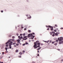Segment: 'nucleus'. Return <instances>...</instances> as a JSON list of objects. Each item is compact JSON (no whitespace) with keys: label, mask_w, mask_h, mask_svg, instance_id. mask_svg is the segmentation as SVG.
Listing matches in <instances>:
<instances>
[{"label":"nucleus","mask_w":63,"mask_h":63,"mask_svg":"<svg viewBox=\"0 0 63 63\" xmlns=\"http://www.w3.org/2000/svg\"><path fill=\"white\" fill-rule=\"evenodd\" d=\"M11 41H12L13 42H15V40L14 39H10L8 41V42L6 43H5L6 45H7L9 43V48L10 49L12 48V46H11V45H12L13 44V42Z\"/></svg>","instance_id":"f257e3e1"},{"label":"nucleus","mask_w":63,"mask_h":63,"mask_svg":"<svg viewBox=\"0 0 63 63\" xmlns=\"http://www.w3.org/2000/svg\"><path fill=\"white\" fill-rule=\"evenodd\" d=\"M58 39L59 40V41H60L59 42V45L63 43V41H62L63 39V37H61L60 38H58Z\"/></svg>","instance_id":"f03ea898"},{"label":"nucleus","mask_w":63,"mask_h":63,"mask_svg":"<svg viewBox=\"0 0 63 63\" xmlns=\"http://www.w3.org/2000/svg\"><path fill=\"white\" fill-rule=\"evenodd\" d=\"M35 35L33 36L32 33H31L30 34H28V36H27L28 38H29L30 37H31L32 39H34V37H35Z\"/></svg>","instance_id":"7ed1b4c3"},{"label":"nucleus","mask_w":63,"mask_h":63,"mask_svg":"<svg viewBox=\"0 0 63 63\" xmlns=\"http://www.w3.org/2000/svg\"><path fill=\"white\" fill-rule=\"evenodd\" d=\"M18 38H19V39H20V40H21L22 39H23V40H27V38L25 39L23 38H22V36H18Z\"/></svg>","instance_id":"20e7f679"},{"label":"nucleus","mask_w":63,"mask_h":63,"mask_svg":"<svg viewBox=\"0 0 63 63\" xmlns=\"http://www.w3.org/2000/svg\"><path fill=\"white\" fill-rule=\"evenodd\" d=\"M34 45L33 46V47H34V48H37V43H36V42H34Z\"/></svg>","instance_id":"39448f33"},{"label":"nucleus","mask_w":63,"mask_h":63,"mask_svg":"<svg viewBox=\"0 0 63 63\" xmlns=\"http://www.w3.org/2000/svg\"><path fill=\"white\" fill-rule=\"evenodd\" d=\"M48 27L50 28L51 30H53V27H52L51 26H48Z\"/></svg>","instance_id":"423d86ee"},{"label":"nucleus","mask_w":63,"mask_h":63,"mask_svg":"<svg viewBox=\"0 0 63 63\" xmlns=\"http://www.w3.org/2000/svg\"><path fill=\"white\" fill-rule=\"evenodd\" d=\"M54 45H55V46H56V45H57V42H56L54 44Z\"/></svg>","instance_id":"0eeeda50"},{"label":"nucleus","mask_w":63,"mask_h":63,"mask_svg":"<svg viewBox=\"0 0 63 63\" xmlns=\"http://www.w3.org/2000/svg\"><path fill=\"white\" fill-rule=\"evenodd\" d=\"M40 43L38 42L37 44V45H40Z\"/></svg>","instance_id":"6e6552de"},{"label":"nucleus","mask_w":63,"mask_h":63,"mask_svg":"<svg viewBox=\"0 0 63 63\" xmlns=\"http://www.w3.org/2000/svg\"><path fill=\"white\" fill-rule=\"evenodd\" d=\"M18 50H16V52H18Z\"/></svg>","instance_id":"1a4fd4ad"},{"label":"nucleus","mask_w":63,"mask_h":63,"mask_svg":"<svg viewBox=\"0 0 63 63\" xmlns=\"http://www.w3.org/2000/svg\"><path fill=\"white\" fill-rule=\"evenodd\" d=\"M19 54L20 55H21V54H22V52H20L19 53Z\"/></svg>","instance_id":"9d476101"},{"label":"nucleus","mask_w":63,"mask_h":63,"mask_svg":"<svg viewBox=\"0 0 63 63\" xmlns=\"http://www.w3.org/2000/svg\"><path fill=\"white\" fill-rule=\"evenodd\" d=\"M28 32H29V33H30V32H31V31L29 30L28 31Z\"/></svg>","instance_id":"9b49d317"},{"label":"nucleus","mask_w":63,"mask_h":63,"mask_svg":"<svg viewBox=\"0 0 63 63\" xmlns=\"http://www.w3.org/2000/svg\"><path fill=\"white\" fill-rule=\"evenodd\" d=\"M58 35V33H55V36H57Z\"/></svg>","instance_id":"f8f14e48"},{"label":"nucleus","mask_w":63,"mask_h":63,"mask_svg":"<svg viewBox=\"0 0 63 63\" xmlns=\"http://www.w3.org/2000/svg\"><path fill=\"white\" fill-rule=\"evenodd\" d=\"M40 47V45H38L37 47H37Z\"/></svg>","instance_id":"ddd939ff"},{"label":"nucleus","mask_w":63,"mask_h":63,"mask_svg":"<svg viewBox=\"0 0 63 63\" xmlns=\"http://www.w3.org/2000/svg\"><path fill=\"white\" fill-rule=\"evenodd\" d=\"M23 37L24 38H27V36H23Z\"/></svg>","instance_id":"4468645a"},{"label":"nucleus","mask_w":63,"mask_h":63,"mask_svg":"<svg viewBox=\"0 0 63 63\" xmlns=\"http://www.w3.org/2000/svg\"><path fill=\"white\" fill-rule=\"evenodd\" d=\"M18 57H19V58H21V56H18Z\"/></svg>","instance_id":"2eb2a0df"},{"label":"nucleus","mask_w":63,"mask_h":63,"mask_svg":"<svg viewBox=\"0 0 63 63\" xmlns=\"http://www.w3.org/2000/svg\"><path fill=\"white\" fill-rule=\"evenodd\" d=\"M49 42V40H48L47 41H46V43H48Z\"/></svg>","instance_id":"dca6fc26"},{"label":"nucleus","mask_w":63,"mask_h":63,"mask_svg":"<svg viewBox=\"0 0 63 63\" xmlns=\"http://www.w3.org/2000/svg\"><path fill=\"white\" fill-rule=\"evenodd\" d=\"M54 43H55V41H54V42H52V43L53 44H54Z\"/></svg>","instance_id":"f3484780"},{"label":"nucleus","mask_w":63,"mask_h":63,"mask_svg":"<svg viewBox=\"0 0 63 63\" xmlns=\"http://www.w3.org/2000/svg\"><path fill=\"white\" fill-rule=\"evenodd\" d=\"M55 42H58V40H56L55 41Z\"/></svg>","instance_id":"a211bd4d"},{"label":"nucleus","mask_w":63,"mask_h":63,"mask_svg":"<svg viewBox=\"0 0 63 63\" xmlns=\"http://www.w3.org/2000/svg\"><path fill=\"white\" fill-rule=\"evenodd\" d=\"M36 43H38V42H39V41H36Z\"/></svg>","instance_id":"6ab92c4d"},{"label":"nucleus","mask_w":63,"mask_h":63,"mask_svg":"<svg viewBox=\"0 0 63 63\" xmlns=\"http://www.w3.org/2000/svg\"><path fill=\"white\" fill-rule=\"evenodd\" d=\"M12 38L13 39H14V38H15V37L14 36H12Z\"/></svg>","instance_id":"aec40b11"},{"label":"nucleus","mask_w":63,"mask_h":63,"mask_svg":"<svg viewBox=\"0 0 63 63\" xmlns=\"http://www.w3.org/2000/svg\"><path fill=\"white\" fill-rule=\"evenodd\" d=\"M17 42H20V40H17Z\"/></svg>","instance_id":"412c9836"},{"label":"nucleus","mask_w":63,"mask_h":63,"mask_svg":"<svg viewBox=\"0 0 63 63\" xmlns=\"http://www.w3.org/2000/svg\"><path fill=\"white\" fill-rule=\"evenodd\" d=\"M8 46H9V45H6V47H8Z\"/></svg>","instance_id":"4be33fe9"},{"label":"nucleus","mask_w":63,"mask_h":63,"mask_svg":"<svg viewBox=\"0 0 63 63\" xmlns=\"http://www.w3.org/2000/svg\"><path fill=\"white\" fill-rule=\"evenodd\" d=\"M47 30H49V27L47 29Z\"/></svg>","instance_id":"5701e85b"},{"label":"nucleus","mask_w":63,"mask_h":63,"mask_svg":"<svg viewBox=\"0 0 63 63\" xmlns=\"http://www.w3.org/2000/svg\"><path fill=\"white\" fill-rule=\"evenodd\" d=\"M7 48H8L6 47L5 48V49H6V50H7Z\"/></svg>","instance_id":"b1692460"},{"label":"nucleus","mask_w":63,"mask_h":63,"mask_svg":"<svg viewBox=\"0 0 63 63\" xmlns=\"http://www.w3.org/2000/svg\"><path fill=\"white\" fill-rule=\"evenodd\" d=\"M52 33H53V34H54L55 33V32H52Z\"/></svg>","instance_id":"393cba45"},{"label":"nucleus","mask_w":63,"mask_h":63,"mask_svg":"<svg viewBox=\"0 0 63 63\" xmlns=\"http://www.w3.org/2000/svg\"><path fill=\"white\" fill-rule=\"evenodd\" d=\"M55 26L56 27H57V25H55Z\"/></svg>","instance_id":"a878e982"},{"label":"nucleus","mask_w":63,"mask_h":63,"mask_svg":"<svg viewBox=\"0 0 63 63\" xmlns=\"http://www.w3.org/2000/svg\"><path fill=\"white\" fill-rule=\"evenodd\" d=\"M23 36H25V33H24L23 34Z\"/></svg>","instance_id":"bb28decb"},{"label":"nucleus","mask_w":63,"mask_h":63,"mask_svg":"<svg viewBox=\"0 0 63 63\" xmlns=\"http://www.w3.org/2000/svg\"><path fill=\"white\" fill-rule=\"evenodd\" d=\"M13 45H16V43H13Z\"/></svg>","instance_id":"cd10ccee"},{"label":"nucleus","mask_w":63,"mask_h":63,"mask_svg":"<svg viewBox=\"0 0 63 63\" xmlns=\"http://www.w3.org/2000/svg\"><path fill=\"white\" fill-rule=\"evenodd\" d=\"M20 42L19 41V42H18L17 43L18 44H20Z\"/></svg>","instance_id":"c85d7f7f"},{"label":"nucleus","mask_w":63,"mask_h":63,"mask_svg":"<svg viewBox=\"0 0 63 63\" xmlns=\"http://www.w3.org/2000/svg\"><path fill=\"white\" fill-rule=\"evenodd\" d=\"M16 46H18V45H19L18 44H16Z\"/></svg>","instance_id":"c756f323"},{"label":"nucleus","mask_w":63,"mask_h":63,"mask_svg":"<svg viewBox=\"0 0 63 63\" xmlns=\"http://www.w3.org/2000/svg\"><path fill=\"white\" fill-rule=\"evenodd\" d=\"M52 36H53V37H54V34H52Z\"/></svg>","instance_id":"7c9ffc66"},{"label":"nucleus","mask_w":63,"mask_h":63,"mask_svg":"<svg viewBox=\"0 0 63 63\" xmlns=\"http://www.w3.org/2000/svg\"><path fill=\"white\" fill-rule=\"evenodd\" d=\"M22 52H23L24 53V52H25V51L23 50V51H22Z\"/></svg>","instance_id":"2f4dec72"},{"label":"nucleus","mask_w":63,"mask_h":63,"mask_svg":"<svg viewBox=\"0 0 63 63\" xmlns=\"http://www.w3.org/2000/svg\"><path fill=\"white\" fill-rule=\"evenodd\" d=\"M26 45H28V43H26Z\"/></svg>","instance_id":"473e14b6"},{"label":"nucleus","mask_w":63,"mask_h":63,"mask_svg":"<svg viewBox=\"0 0 63 63\" xmlns=\"http://www.w3.org/2000/svg\"><path fill=\"white\" fill-rule=\"evenodd\" d=\"M50 35H52V32H50Z\"/></svg>","instance_id":"72a5a7b5"},{"label":"nucleus","mask_w":63,"mask_h":63,"mask_svg":"<svg viewBox=\"0 0 63 63\" xmlns=\"http://www.w3.org/2000/svg\"><path fill=\"white\" fill-rule=\"evenodd\" d=\"M32 34H33V35H34V34H35V33H34V32H33L32 33Z\"/></svg>","instance_id":"f704fd0d"},{"label":"nucleus","mask_w":63,"mask_h":63,"mask_svg":"<svg viewBox=\"0 0 63 63\" xmlns=\"http://www.w3.org/2000/svg\"><path fill=\"white\" fill-rule=\"evenodd\" d=\"M25 44H23V46H25Z\"/></svg>","instance_id":"c9c22d12"},{"label":"nucleus","mask_w":63,"mask_h":63,"mask_svg":"<svg viewBox=\"0 0 63 63\" xmlns=\"http://www.w3.org/2000/svg\"><path fill=\"white\" fill-rule=\"evenodd\" d=\"M7 52H8V51H6V52H5V53H7Z\"/></svg>","instance_id":"e433bc0d"},{"label":"nucleus","mask_w":63,"mask_h":63,"mask_svg":"<svg viewBox=\"0 0 63 63\" xmlns=\"http://www.w3.org/2000/svg\"><path fill=\"white\" fill-rule=\"evenodd\" d=\"M60 29H63V28H61Z\"/></svg>","instance_id":"4c0bfd02"},{"label":"nucleus","mask_w":63,"mask_h":63,"mask_svg":"<svg viewBox=\"0 0 63 63\" xmlns=\"http://www.w3.org/2000/svg\"><path fill=\"white\" fill-rule=\"evenodd\" d=\"M5 53H4V52H2V54H4Z\"/></svg>","instance_id":"58836bf2"},{"label":"nucleus","mask_w":63,"mask_h":63,"mask_svg":"<svg viewBox=\"0 0 63 63\" xmlns=\"http://www.w3.org/2000/svg\"><path fill=\"white\" fill-rule=\"evenodd\" d=\"M37 56H39V54H37Z\"/></svg>","instance_id":"ea45409f"},{"label":"nucleus","mask_w":63,"mask_h":63,"mask_svg":"<svg viewBox=\"0 0 63 63\" xmlns=\"http://www.w3.org/2000/svg\"><path fill=\"white\" fill-rule=\"evenodd\" d=\"M58 30V28H57L56 29V30Z\"/></svg>","instance_id":"a19ab883"},{"label":"nucleus","mask_w":63,"mask_h":63,"mask_svg":"<svg viewBox=\"0 0 63 63\" xmlns=\"http://www.w3.org/2000/svg\"><path fill=\"white\" fill-rule=\"evenodd\" d=\"M39 48V49H41V47H40L39 48Z\"/></svg>","instance_id":"79ce46f5"},{"label":"nucleus","mask_w":63,"mask_h":63,"mask_svg":"<svg viewBox=\"0 0 63 63\" xmlns=\"http://www.w3.org/2000/svg\"><path fill=\"white\" fill-rule=\"evenodd\" d=\"M16 35L17 36H18V33H17Z\"/></svg>","instance_id":"37998d69"},{"label":"nucleus","mask_w":63,"mask_h":63,"mask_svg":"<svg viewBox=\"0 0 63 63\" xmlns=\"http://www.w3.org/2000/svg\"><path fill=\"white\" fill-rule=\"evenodd\" d=\"M40 45H41V46H42V45H43V44H40Z\"/></svg>","instance_id":"c03bdc74"},{"label":"nucleus","mask_w":63,"mask_h":63,"mask_svg":"<svg viewBox=\"0 0 63 63\" xmlns=\"http://www.w3.org/2000/svg\"><path fill=\"white\" fill-rule=\"evenodd\" d=\"M14 47H16V45H14Z\"/></svg>","instance_id":"a18cd8bd"},{"label":"nucleus","mask_w":63,"mask_h":63,"mask_svg":"<svg viewBox=\"0 0 63 63\" xmlns=\"http://www.w3.org/2000/svg\"><path fill=\"white\" fill-rule=\"evenodd\" d=\"M21 28H22V29L23 28H24V27H22Z\"/></svg>","instance_id":"49530a36"},{"label":"nucleus","mask_w":63,"mask_h":63,"mask_svg":"<svg viewBox=\"0 0 63 63\" xmlns=\"http://www.w3.org/2000/svg\"><path fill=\"white\" fill-rule=\"evenodd\" d=\"M26 30V28H25L24 29V30Z\"/></svg>","instance_id":"de8ad7c7"},{"label":"nucleus","mask_w":63,"mask_h":63,"mask_svg":"<svg viewBox=\"0 0 63 63\" xmlns=\"http://www.w3.org/2000/svg\"><path fill=\"white\" fill-rule=\"evenodd\" d=\"M1 13H3V11H1Z\"/></svg>","instance_id":"09e8293b"},{"label":"nucleus","mask_w":63,"mask_h":63,"mask_svg":"<svg viewBox=\"0 0 63 63\" xmlns=\"http://www.w3.org/2000/svg\"><path fill=\"white\" fill-rule=\"evenodd\" d=\"M40 50V49H39V48L37 49V50Z\"/></svg>","instance_id":"8fccbe9b"},{"label":"nucleus","mask_w":63,"mask_h":63,"mask_svg":"<svg viewBox=\"0 0 63 63\" xmlns=\"http://www.w3.org/2000/svg\"><path fill=\"white\" fill-rule=\"evenodd\" d=\"M11 36V35H9V37H10Z\"/></svg>","instance_id":"3c124183"},{"label":"nucleus","mask_w":63,"mask_h":63,"mask_svg":"<svg viewBox=\"0 0 63 63\" xmlns=\"http://www.w3.org/2000/svg\"><path fill=\"white\" fill-rule=\"evenodd\" d=\"M55 32H56L57 31L56 30H54Z\"/></svg>","instance_id":"603ef678"},{"label":"nucleus","mask_w":63,"mask_h":63,"mask_svg":"<svg viewBox=\"0 0 63 63\" xmlns=\"http://www.w3.org/2000/svg\"><path fill=\"white\" fill-rule=\"evenodd\" d=\"M37 52L38 53H39V50L37 51Z\"/></svg>","instance_id":"864d4df0"},{"label":"nucleus","mask_w":63,"mask_h":63,"mask_svg":"<svg viewBox=\"0 0 63 63\" xmlns=\"http://www.w3.org/2000/svg\"><path fill=\"white\" fill-rule=\"evenodd\" d=\"M46 27H47V28L48 27V26H46Z\"/></svg>","instance_id":"5fc2aeb1"},{"label":"nucleus","mask_w":63,"mask_h":63,"mask_svg":"<svg viewBox=\"0 0 63 63\" xmlns=\"http://www.w3.org/2000/svg\"><path fill=\"white\" fill-rule=\"evenodd\" d=\"M44 42H45V43H46L47 41H44Z\"/></svg>","instance_id":"6e6d98bb"},{"label":"nucleus","mask_w":63,"mask_h":63,"mask_svg":"<svg viewBox=\"0 0 63 63\" xmlns=\"http://www.w3.org/2000/svg\"><path fill=\"white\" fill-rule=\"evenodd\" d=\"M20 36H22V34H20Z\"/></svg>","instance_id":"4d7b16f0"},{"label":"nucleus","mask_w":63,"mask_h":63,"mask_svg":"<svg viewBox=\"0 0 63 63\" xmlns=\"http://www.w3.org/2000/svg\"><path fill=\"white\" fill-rule=\"evenodd\" d=\"M51 40L50 41V43H51Z\"/></svg>","instance_id":"13d9d810"},{"label":"nucleus","mask_w":63,"mask_h":63,"mask_svg":"<svg viewBox=\"0 0 63 63\" xmlns=\"http://www.w3.org/2000/svg\"><path fill=\"white\" fill-rule=\"evenodd\" d=\"M58 50H59H59H60V49H58Z\"/></svg>","instance_id":"bf43d9fd"},{"label":"nucleus","mask_w":63,"mask_h":63,"mask_svg":"<svg viewBox=\"0 0 63 63\" xmlns=\"http://www.w3.org/2000/svg\"><path fill=\"white\" fill-rule=\"evenodd\" d=\"M63 61V59L61 60V61Z\"/></svg>","instance_id":"052dcab7"},{"label":"nucleus","mask_w":63,"mask_h":63,"mask_svg":"<svg viewBox=\"0 0 63 63\" xmlns=\"http://www.w3.org/2000/svg\"><path fill=\"white\" fill-rule=\"evenodd\" d=\"M0 63H3V62H2Z\"/></svg>","instance_id":"680f3d73"},{"label":"nucleus","mask_w":63,"mask_h":63,"mask_svg":"<svg viewBox=\"0 0 63 63\" xmlns=\"http://www.w3.org/2000/svg\"><path fill=\"white\" fill-rule=\"evenodd\" d=\"M30 18H31V16H30Z\"/></svg>","instance_id":"e2e57ef3"},{"label":"nucleus","mask_w":63,"mask_h":63,"mask_svg":"<svg viewBox=\"0 0 63 63\" xmlns=\"http://www.w3.org/2000/svg\"><path fill=\"white\" fill-rule=\"evenodd\" d=\"M6 51H7V50H6Z\"/></svg>","instance_id":"0e129e2a"},{"label":"nucleus","mask_w":63,"mask_h":63,"mask_svg":"<svg viewBox=\"0 0 63 63\" xmlns=\"http://www.w3.org/2000/svg\"><path fill=\"white\" fill-rule=\"evenodd\" d=\"M10 57H9V58H10Z\"/></svg>","instance_id":"69168bd1"},{"label":"nucleus","mask_w":63,"mask_h":63,"mask_svg":"<svg viewBox=\"0 0 63 63\" xmlns=\"http://www.w3.org/2000/svg\"><path fill=\"white\" fill-rule=\"evenodd\" d=\"M26 16H28V15H26Z\"/></svg>","instance_id":"338daca9"},{"label":"nucleus","mask_w":63,"mask_h":63,"mask_svg":"<svg viewBox=\"0 0 63 63\" xmlns=\"http://www.w3.org/2000/svg\"><path fill=\"white\" fill-rule=\"evenodd\" d=\"M0 54H1V53H0Z\"/></svg>","instance_id":"774afa93"}]
</instances>
